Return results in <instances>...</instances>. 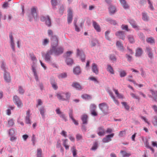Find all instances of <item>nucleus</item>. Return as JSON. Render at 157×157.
<instances>
[{"instance_id": "a19ab883", "label": "nucleus", "mask_w": 157, "mask_h": 157, "mask_svg": "<svg viewBox=\"0 0 157 157\" xmlns=\"http://www.w3.org/2000/svg\"><path fill=\"white\" fill-rule=\"evenodd\" d=\"M152 122L154 126H157V117L154 116L153 117Z\"/></svg>"}, {"instance_id": "bb28decb", "label": "nucleus", "mask_w": 157, "mask_h": 157, "mask_svg": "<svg viewBox=\"0 0 157 157\" xmlns=\"http://www.w3.org/2000/svg\"><path fill=\"white\" fill-rule=\"evenodd\" d=\"M73 71L74 74L76 75H79L81 72L80 67L77 66L73 69Z\"/></svg>"}, {"instance_id": "c03bdc74", "label": "nucleus", "mask_w": 157, "mask_h": 157, "mask_svg": "<svg viewBox=\"0 0 157 157\" xmlns=\"http://www.w3.org/2000/svg\"><path fill=\"white\" fill-rule=\"evenodd\" d=\"M110 33V31L109 30L106 31L105 32V38L109 40H111L109 36V34Z\"/></svg>"}, {"instance_id": "5701e85b", "label": "nucleus", "mask_w": 157, "mask_h": 157, "mask_svg": "<svg viewBox=\"0 0 157 157\" xmlns=\"http://www.w3.org/2000/svg\"><path fill=\"white\" fill-rule=\"evenodd\" d=\"M30 111L29 110H28L27 111L26 113V116L25 117V122L27 124H31V123L29 119L30 116Z\"/></svg>"}, {"instance_id": "39448f33", "label": "nucleus", "mask_w": 157, "mask_h": 157, "mask_svg": "<svg viewBox=\"0 0 157 157\" xmlns=\"http://www.w3.org/2000/svg\"><path fill=\"white\" fill-rule=\"evenodd\" d=\"M13 101L18 107L20 108L22 106V103L20 98L17 95L13 97Z\"/></svg>"}, {"instance_id": "774afa93", "label": "nucleus", "mask_w": 157, "mask_h": 157, "mask_svg": "<svg viewBox=\"0 0 157 157\" xmlns=\"http://www.w3.org/2000/svg\"><path fill=\"white\" fill-rule=\"evenodd\" d=\"M126 134V131L124 130L120 131L119 134V136L120 137H122L124 136Z\"/></svg>"}, {"instance_id": "6e6552de", "label": "nucleus", "mask_w": 157, "mask_h": 157, "mask_svg": "<svg viewBox=\"0 0 157 157\" xmlns=\"http://www.w3.org/2000/svg\"><path fill=\"white\" fill-rule=\"evenodd\" d=\"M145 52L150 59H153V54L152 52V49L151 47L149 46L147 47Z\"/></svg>"}, {"instance_id": "5fc2aeb1", "label": "nucleus", "mask_w": 157, "mask_h": 157, "mask_svg": "<svg viewBox=\"0 0 157 157\" xmlns=\"http://www.w3.org/2000/svg\"><path fill=\"white\" fill-rule=\"evenodd\" d=\"M14 124V122L12 119H10L8 121V124L9 127H12Z\"/></svg>"}, {"instance_id": "3c124183", "label": "nucleus", "mask_w": 157, "mask_h": 157, "mask_svg": "<svg viewBox=\"0 0 157 157\" xmlns=\"http://www.w3.org/2000/svg\"><path fill=\"white\" fill-rule=\"evenodd\" d=\"M120 76L121 77H123L127 75L125 71L123 70L120 72Z\"/></svg>"}, {"instance_id": "052dcab7", "label": "nucleus", "mask_w": 157, "mask_h": 157, "mask_svg": "<svg viewBox=\"0 0 157 157\" xmlns=\"http://www.w3.org/2000/svg\"><path fill=\"white\" fill-rule=\"evenodd\" d=\"M141 71V75L142 77L144 78L146 77V73L142 68L140 69Z\"/></svg>"}, {"instance_id": "338daca9", "label": "nucleus", "mask_w": 157, "mask_h": 157, "mask_svg": "<svg viewBox=\"0 0 157 157\" xmlns=\"http://www.w3.org/2000/svg\"><path fill=\"white\" fill-rule=\"evenodd\" d=\"M1 68L3 70L4 72L6 71L5 67V64L4 62H2L1 65Z\"/></svg>"}, {"instance_id": "423d86ee", "label": "nucleus", "mask_w": 157, "mask_h": 157, "mask_svg": "<svg viewBox=\"0 0 157 157\" xmlns=\"http://www.w3.org/2000/svg\"><path fill=\"white\" fill-rule=\"evenodd\" d=\"M67 12V22L68 24H70L72 22L73 17L72 8L70 7L68 9Z\"/></svg>"}, {"instance_id": "f257e3e1", "label": "nucleus", "mask_w": 157, "mask_h": 157, "mask_svg": "<svg viewBox=\"0 0 157 157\" xmlns=\"http://www.w3.org/2000/svg\"><path fill=\"white\" fill-rule=\"evenodd\" d=\"M48 34L50 38L51 48L45 55V59L46 61L50 63L51 62V55L53 53L56 56L61 54L63 52V48L61 47L57 48L58 44V38L56 35L53 34V32L52 30H48Z\"/></svg>"}, {"instance_id": "4468645a", "label": "nucleus", "mask_w": 157, "mask_h": 157, "mask_svg": "<svg viewBox=\"0 0 157 157\" xmlns=\"http://www.w3.org/2000/svg\"><path fill=\"white\" fill-rule=\"evenodd\" d=\"M105 133V132L103 127H101L98 128L97 134L100 136H104Z\"/></svg>"}, {"instance_id": "a18cd8bd", "label": "nucleus", "mask_w": 157, "mask_h": 157, "mask_svg": "<svg viewBox=\"0 0 157 157\" xmlns=\"http://www.w3.org/2000/svg\"><path fill=\"white\" fill-rule=\"evenodd\" d=\"M43 104V102L40 99H38L37 100V103L36 105V107L38 108L39 106Z\"/></svg>"}, {"instance_id": "72a5a7b5", "label": "nucleus", "mask_w": 157, "mask_h": 157, "mask_svg": "<svg viewBox=\"0 0 157 157\" xmlns=\"http://www.w3.org/2000/svg\"><path fill=\"white\" fill-rule=\"evenodd\" d=\"M127 38L130 43L132 44L135 42V40L132 35H129L127 36Z\"/></svg>"}, {"instance_id": "dca6fc26", "label": "nucleus", "mask_w": 157, "mask_h": 157, "mask_svg": "<svg viewBox=\"0 0 157 157\" xmlns=\"http://www.w3.org/2000/svg\"><path fill=\"white\" fill-rule=\"evenodd\" d=\"M4 78L5 81L7 82H9L11 80L9 73L7 71L4 72Z\"/></svg>"}, {"instance_id": "58836bf2", "label": "nucleus", "mask_w": 157, "mask_h": 157, "mask_svg": "<svg viewBox=\"0 0 157 157\" xmlns=\"http://www.w3.org/2000/svg\"><path fill=\"white\" fill-rule=\"evenodd\" d=\"M66 63L68 65H71L73 63V59L71 58H67L66 61Z\"/></svg>"}, {"instance_id": "c85d7f7f", "label": "nucleus", "mask_w": 157, "mask_h": 157, "mask_svg": "<svg viewBox=\"0 0 157 157\" xmlns=\"http://www.w3.org/2000/svg\"><path fill=\"white\" fill-rule=\"evenodd\" d=\"M108 92L111 98L113 99L114 102L117 105L119 104V102L117 100L115 97L113 95V93L110 90L108 91Z\"/></svg>"}, {"instance_id": "603ef678", "label": "nucleus", "mask_w": 157, "mask_h": 157, "mask_svg": "<svg viewBox=\"0 0 157 157\" xmlns=\"http://www.w3.org/2000/svg\"><path fill=\"white\" fill-rule=\"evenodd\" d=\"M64 7L62 5L60 6L59 9V13L61 14L62 15L64 12Z\"/></svg>"}, {"instance_id": "a878e982", "label": "nucleus", "mask_w": 157, "mask_h": 157, "mask_svg": "<svg viewBox=\"0 0 157 157\" xmlns=\"http://www.w3.org/2000/svg\"><path fill=\"white\" fill-rule=\"evenodd\" d=\"M50 83L52 85V87L55 90H56L58 88L56 82L54 79H52L51 80Z\"/></svg>"}, {"instance_id": "1a4fd4ad", "label": "nucleus", "mask_w": 157, "mask_h": 157, "mask_svg": "<svg viewBox=\"0 0 157 157\" xmlns=\"http://www.w3.org/2000/svg\"><path fill=\"white\" fill-rule=\"evenodd\" d=\"M150 91L152 95L148 94V97L152 98L155 101H157V91H155L152 90H150Z\"/></svg>"}, {"instance_id": "0e129e2a", "label": "nucleus", "mask_w": 157, "mask_h": 157, "mask_svg": "<svg viewBox=\"0 0 157 157\" xmlns=\"http://www.w3.org/2000/svg\"><path fill=\"white\" fill-rule=\"evenodd\" d=\"M73 109H70L69 110V115L70 119L73 118Z\"/></svg>"}, {"instance_id": "c9c22d12", "label": "nucleus", "mask_w": 157, "mask_h": 157, "mask_svg": "<svg viewBox=\"0 0 157 157\" xmlns=\"http://www.w3.org/2000/svg\"><path fill=\"white\" fill-rule=\"evenodd\" d=\"M42 151L40 148H38L37 150L36 157H43L42 155Z\"/></svg>"}, {"instance_id": "2f4dec72", "label": "nucleus", "mask_w": 157, "mask_h": 157, "mask_svg": "<svg viewBox=\"0 0 157 157\" xmlns=\"http://www.w3.org/2000/svg\"><path fill=\"white\" fill-rule=\"evenodd\" d=\"M120 153L122 154L123 157H128L131 155L130 153H127L126 151L123 150L121 151Z\"/></svg>"}, {"instance_id": "bf43d9fd", "label": "nucleus", "mask_w": 157, "mask_h": 157, "mask_svg": "<svg viewBox=\"0 0 157 157\" xmlns=\"http://www.w3.org/2000/svg\"><path fill=\"white\" fill-rule=\"evenodd\" d=\"M73 53V52L71 51H69L66 52L65 55L66 58H67V59L68 58L70 57V55L72 54Z\"/></svg>"}, {"instance_id": "69168bd1", "label": "nucleus", "mask_w": 157, "mask_h": 157, "mask_svg": "<svg viewBox=\"0 0 157 157\" xmlns=\"http://www.w3.org/2000/svg\"><path fill=\"white\" fill-rule=\"evenodd\" d=\"M98 143L97 142H95L93 145L92 147L91 148L92 150H95L97 148Z\"/></svg>"}, {"instance_id": "4c0bfd02", "label": "nucleus", "mask_w": 157, "mask_h": 157, "mask_svg": "<svg viewBox=\"0 0 157 157\" xmlns=\"http://www.w3.org/2000/svg\"><path fill=\"white\" fill-rule=\"evenodd\" d=\"M30 56L31 59L32 60L33 62V64L34 63L36 66V63L37 61V59L36 57L34 56V55L33 54H30Z\"/></svg>"}, {"instance_id": "b1692460", "label": "nucleus", "mask_w": 157, "mask_h": 157, "mask_svg": "<svg viewBox=\"0 0 157 157\" xmlns=\"http://www.w3.org/2000/svg\"><path fill=\"white\" fill-rule=\"evenodd\" d=\"M31 13L34 18L35 19L37 18V14L36 12V10L35 8H33L31 9Z\"/></svg>"}, {"instance_id": "9d476101", "label": "nucleus", "mask_w": 157, "mask_h": 157, "mask_svg": "<svg viewBox=\"0 0 157 157\" xmlns=\"http://www.w3.org/2000/svg\"><path fill=\"white\" fill-rule=\"evenodd\" d=\"M115 35L118 38L124 40L125 38V33L124 31H119L116 33Z\"/></svg>"}, {"instance_id": "f3484780", "label": "nucleus", "mask_w": 157, "mask_h": 157, "mask_svg": "<svg viewBox=\"0 0 157 157\" xmlns=\"http://www.w3.org/2000/svg\"><path fill=\"white\" fill-rule=\"evenodd\" d=\"M109 13L111 15L114 14L117 11L116 7L112 5L109 6Z\"/></svg>"}, {"instance_id": "2eb2a0df", "label": "nucleus", "mask_w": 157, "mask_h": 157, "mask_svg": "<svg viewBox=\"0 0 157 157\" xmlns=\"http://www.w3.org/2000/svg\"><path fill=\"white\" fill-rule=\"evenodd\" d=\"M116 45L118 49L121 52H124V48L123 44L120 41H117Z\"/></svg>"}, {"instance_id": "393cba45", "label": "nucleus", "mask_w": 157, "mask_h": 157, "mask_svg": "<svg viewBox=\"0 0 157 157\" xmlns=\"http://www.w3.org/2000/svg\"><path fill=\"white\" fill-rule=\"evenodd\" d=\"M105 21L109 23L111 25H117L116 21L114 20H113L110 18H108L105 19Z\"/></svg>"}, {"instance_id": "f03ea898", "label": "nucleus", "mask_w": 157, "mask_h": 157, "mask_svg": "<svg viewBox=\"0 0 157 157\" xmlns=\"http://www.w3.org/2000/svg\"><path fill=\"white\" fill-rule=\"evenodd\" d=\"M98 107L104 114L106 115L108 114L109 107L107 103L105 102L100 103L98 105Z\"/></svg>"}, {"instance_id": "de8ad7c7", "label": "nucleus", "mask_w": 157, "mask_h": 157, "mask_svg": "<svg viewBox=\"0 0 157 157\" xmlns=\"http://www.w3.org/2000/svg\"><path fill=\"white\" fill-rule=\"evenodd\" d=\"M49 43V40L48 39H44L42 42V44L44 46H46Z\"/></svg>"}, {"instance_id": "9b49d317", "label": "nucleus", "mask_w": 157, "mask_h": 157, "mask_svg": "<svg viewBox=\"0 0 157 157\" xmlns=\"http://www.w3.org/2000/svg\"><path fill=\"white\" fill-rule=\"evenodd\" d=\"M114 136L113 133L107 135L102 139V141L104 143H108L111 140V138L113 137Z\"/></svg>"}, {"instance_id": "09e8293b", "label": "nucleus", "mask_w": 157, "mask_h": 157, "mask_svg": "<svg viewBox=\"0 0 157 157\" xmlns=\"http://www.w3.org/2000/svg\"><path fill=\"white\" fill-rule=\"evenodd\" d=\"M121 104L124 106L125 109L127 110H128L129 109V106L128 105L126 102H121Z\"/></svg>"}, {"instance_id": "79ce46f5", "label": "nucleus", "mask_w": 157, "mask_h": 157, "mask_svg": "<svg viewBox=\"0 0 157 157\" xmlns=\"http://www.w3.org/2000/svg\"><path fill=\"white\" fill-rule=\"evenodd\" d=\"M67 74L66 73H63L60 74L58 76L59 78H63L67 77Z\"/></svg>"}, {"instance_id": "13d9d810", "label": "nucleus", "mask_w": 157, "mask_h": 157, "mask_svg": "<svg viewBox=\"0 0 157 157\" xmlns=\"http://www.w3.org/2000/svg\"><path fill=\"white\" fill-rule=\"evenodd\" d=\"M96 106L94 104H92L90 105V111H93L95 110Z\"/></svg>"}, {"instance_id": "f704fd0d", "label": "nucleus", "mask_w": 157, "mask_h": 157, "mask_svg": "<svg viewBox=\"0 0 157 157\" xmlns=\"http://www.w3.org/2000/svg\"><path fill=\"white\" fill-rule=\"evenodd\" d=\"M107 71L112 74H114L113 70L110 65H108L107 68Z\"/></svg>"}, {"instance_id": "a211bd4d", "label": "nucleus", "mask_w": 157, "mask_h": 157, "mask_svg": "<svg viewBox=\"0 0 157 157\" xmlns=\"http://www.w3.org/2000/svg\"><path fill=\"white\" fill-rule=\"evenodd\" d=\"M93 26L97 32H99L101 31V29L100 26L94 21H93Z\"/></svg>"}, {"instance_id": "20e7f679", "label": "nucleus", "mask_w": 157, "mask_h": 157, "mask_svg": "<svg viewBox=\"0 0 157 157\" xmlns=\"http://www.w3.org/2000/svg\"><path fill=\"white\" fill-rule=\"evenodd\" d=\"M40 21L42 22H45L46 25L48 27L51 26V21L49 15L41 16L40 17Z\"/></svg>"}, {"instance_id": "4d7b16f0", "label": "nucleus", "mask_w": 157, "mask_h": 157, "mask_svg": "<svg viewBox=\"0 0 157 157\" xmlns=\"http://www.w3.org/2000/svg\"><path fill=\"white\" fill-rule=\"evenodd\" d=\"M130 94L131 96H132V97L133 98H134L136 99H137L138 100H140V98L139 97L137 96H136L135 94L133 93H131Z\"/></svg>"}, {"instance_id": "ddd939ff", "label": "nucleus", "mask_w": 157, "mask_h": 157, "mask_svg": "<svg viewBox=\"0 0 157 157\" xmlns=\"http://www.w3.org/2000/svg\"><path fill=\"white\" fill-rule=\"evenodd\" d=\"M77 56H80L81 60L84 62L85 61V56L84 53L82 51H80L78 49L77 50Z\"/></svg>"}, {"instance_id": "37998d69", "label": "nucleus", "mask_w": 157, "mask_h": 157, "mask_svg": "<svg viewBox=\"0 0 157 157\" xmlns=\"http://www.w3.org/2000/svg\"><path fill=\"white\" fill-rule=\"evenodd\" d=\"M143 20L144 21H147L148 20V17L147 14L146 13H142V17Z\"/></svg>"}, {"instance_id": "49530a36", "label": "nucleus", "mask_w": 157, "mask_h": 157, "mask_svg": "<svg viewBox=\"0 0 157 157\" xmlns=\"http://www.w3.org/2000/svg\"><path fill=\"white\" fill-rule=\"evenodd\" d=\"M77 20H74V24L75 27V30L77 32H79L80 29L76 25Z\"/></svg>"}, {"instance_id": "8fccbe9b", "label": "nucleus", "mask_w": 157, "mask_h": 157, "mask_svg": "<svg viewBox=\"0 0 157 157\" xmlns=\"http://www.w3.org/2000/svg\"><path fill=\"white\" fill-rule=\"evenodd\" d=\"M110 59L113 62H114L116 61V58L115 56L113 55H111L110 56Z\"/></svg>"}, {"instance_id": "e433bc0d", "label": "nucleus", "mask_w": 157, "mask_h": 157, "mask_svg": "<svg viewBox=\"0 0 157 157\" xmlns=\"http://www.w3.org/2000/svg\"><path fill=\"white\" fill-rule=\"evenodd\" d=\"M76 139L77 141H80L82 140V135L79 133L77 134L75 136Z\"/></svg>"}, {"instance_id": "f8f14e48", "label": "nucleus", "mask_w": 157, "mask_h": 157, "mask_svg": "<svg viewBox=\"0 0 157 157\" xmlns=\"http://www.w3.org/2000/svg\"><path fill=\"white\" fill-rule=\"evenodd\" d=\"M36 66L35 63H34L33 65H32V70L34 76L36 81H39L38 77L36 72Z\"/></svg>"}, {"instance_id": "473e14b6", "label": "nucleus", "mask_w": 157, "mask_h": 157, "mask_svg": "<svg viewBox=\"0 0 157 157\" xmlns=\"http://www.w3.org/2000/svg\"><path fill=\"white\" fill-rule=\"evenodd\" d=\"M146 41L147 43L151 44L155 43V39L152 37L147 38L146 39Z\"/></svg>"}, {"instance_id": "e2e57ef3", "label": "nucleus", "mask_w": 157, "mask_h": 157, "mask_svg": "<svg viewBox=\"0 0 157 157\" xmlns=\"http://www.w3.org/2000/svg\"><path fill=\"white\" fill-rule=\"evenodd\" d=\"M148 2V4H149V7L150 8V9L153 10H154V8L152 5V3L151 2V1H150V0H147Z\"/></svg>"}, {"instance_id": "c756f323", "label": "nucleus", "mask_w": 157, "mask_h": 157, "mask_svg": "<svg viewBox=\"0 0 157 157\" xmlns=\"http://www.w3.org/2000/svg\"><path fill=\"white\" fill-rule=\"evenodd\" d=\"M129 22L132 26L135 29H137L138 27L136 25V21L132 19H130L128 20Z\"/></svg>"}, {"instance_id": "ea45409f", "label": "nucleus", "mask_w": 157, "mask_h": 157, "mask_svg": "<svg viewBox=\"0 0 157 157\" xmlns=\"http://www.w3.org/2000/svg\"><path fill=\"white\" fill-rule=\"evenodd\" d=\"M18 93L21 94H23L25 92V90L21 86H19L18 89Z\"/></svg>"}, {"instance_id": "0eeeda50", "label": "nucleus", "mask_w": 157, "mask_h": 157, "mask_svg": "<svg viewBox=\"0 0 157 157\" xmlns=\"http://www.w3.org/2000/svg\"><path fill=\"white\" fill-rule=\"evenodd\" d=\"M10 38V47L13 51L15 52V43L12 33H10L9 36Z\"/></svg>"}, {"instance_id": "4be33fe9", "label": "nucleus", "mask_w": 157, "mask_h": 157, "mask_svg": "<svg viewBox=\"0 0 157 157\" xmlns=\"http://www.w3.org/2000/svg\"><path fill=\"white\" fill-rule=\"evenodd\" d=\"M92 71L96 75L98 73V70L96 64L93 63L92 65Z\"/></svg>"}, {"instance_id": "412c9836", "label": "nucleus", "mask_w": 157, "mask_h": 157, "mask_svg": "<svg viewBox=\"0 0 157 157\" xmlns=\"http://www.w3.org/2000/svg\"><path fill=\"white\" fill-rule=\"evenodd\" d=\"M88 118V116L86 114H84L82 116L81 119L82 121L83 124H87Z\"/></svg>"}, {"instance_id": "6ab92c4d", "label": "nucleus", "mask_w": 157, "mask_h": 157, "mask_svg": "<svg viewBox=\"0 0 157 157\" xmlns=\"http://www.w3.org/2000/svg\"><path fill=\"white\" fill-rule=\"evenodd\" d=\"M40 113L41 115L43 118H45L44 113L46 112V109L44 106H42L39 109Z\"/></svg>"}, {"instance_id": "cd10ccee", "label": "nucleus", "mask_w": 157, "mask_h": 157, "mask_svg": "<svg viewBox=\"0 0 157 157\" xmlns=\"http://www.w3.org/2000/svg\"><path fill=\"white\" fill-rule=\"evenodd\" d=\"M108 92L111 98L113 99L114 102L117 105L119 104V102L117 100L115 97L113 95V93L110 90L108 91Z\"/></svg>"}, {"instance_id": "864d4df0", "label": "nucleus", "mask_w": 157, "mask_h": 157, "mask_svg": "<svg viewBox=\"0 0 157 157\" xmlns=\"http://www.w3.org/2000/svg\"><path fill=\"white\" fill-rule=\"evenodd\" d=\"M71 150L73 153V156L75 157L76 155V150L75 147L74 146H73Z\"/></svg>"}, {"instance_id": "7ed1b4c3", "label": "nucleus", "mask_w": 157, "mask_h": 157, "mask_svg": "<svg viewBox=\"0 0 157 157\" xmlns=\"http://www.w3.org/2000/svg\"><path fill=\"white\" fill-rule=\"evenodd\" d=\"M57 98L60 100L62 101L68 100L70 96V94L68 93L57 94Z\"/></svg>"}, {"instance_id": "7c9ffc66", "label": "nucleus", "mask_w": 157, "mask_h": 157, "mask_svg": "<svg viewBox=\"0 0 157 157\" xmlns=\"http://www.w3.org/2000/svg\"><path fill=\"white\" fill-rule=\"evenodd\" d=\"M142 52V49L141 48H138L136 51V56L137 57H139L141 55Z\"/></svg>"}, {"instance_id": "6e6d98bb", "label": "nucleus", "mask_w": 157, "mask_h": 157, "mask_svg": "<svg viewBox=\"0 0 157 157\" xmlns=\"http://www.w3.org/2000/svg\"><path fill=\"white\" fill-rule=\"evenodd\" d=\"M121 28L122 29L125 30L127 31H128L129 30L128 29V26L127 25H122L121 26Z\"/></svg>"}, {"instance_id": "aec40b11", "label": "nucleus", "mask_w": 157, "mask_h": 157, "mask_svg": "<svg viewBox=\"0 0 157 157\" xmlns=\"http://www.w3.org/2000/svg\"><path fill=\"white\" fill-rule=\"evenodd\" d=\"M71 86L77 90H79L82 89L81 86L77 82H73L71 85Z\"/></svg>"}, {"instance_id": "680f3d73", "label": "nucleus", "mask_w": 157, "mask_h": 157, "mask_svg": "<svg viewBox=\"0 0 157 157\" xmlns=\"http://www.w3.org/2000/svg\"><path fill=\"white\" fill-rule=\"evenodd\" d=\"M59 116L61 118H62L65 121H67V120L65 117V115L62 113L59 115Z\"/></svg>"}]
</instances>
